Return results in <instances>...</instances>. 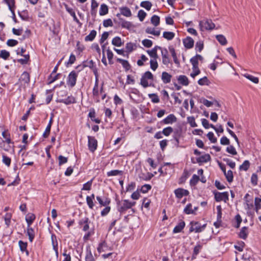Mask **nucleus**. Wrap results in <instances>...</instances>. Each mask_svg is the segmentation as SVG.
Listing matches in <instances>:
<instances>
[{
    "label": "nucleus",
    "mask_w": 261,
    "mask_h": 261,
    "mask_svg": "<svg viewBox=\"0 0 261 261\" xmlns=\"http://www.w3.org/2000/svg\"><path fill=\"white\" fill-rule=\"evenodd\" d=\"M88 148L91 152H93L97 148V141L92 136H88Z\"/></svg>",
    "instance_id": "nucleus-4"
},
{
    "label": "nucleus",
    "mask_w": 261,
    "mask_h": 261,
    "mask_svg": "<svg viewBox=\"0 0 261 261\" xmlns=\"http://www.w3.org/2000/svg\"><path fill=\"white\" fill-rule=\"evenodd\" d=\"M93 96L96 102H99L100 99L99 97V90L98 87H93L92 91Z\"/></svg>",
    "instance_id": "nucleus-26"
},
{
    "label": "nucleus",
    "mask_w": 261,
    "mask_h": 261,
    "mask_svg": "<svg viewBox=\"0 0 261 261\" xmlns=\"http://www.w3.org/2000/svg\"><path fill=\"white\" fill-rule=\"evenodd\" d=\"M173 132V129L170 126L164 128L162 130V133L165 136H169Z\"/></svg>",
    "instance_id": "nucleus-50"
},
{
    "label": "nucleus",
    "mask_w": 261,
    "mask_h": 261,
    "mask_svg": "<svg viewBox=\"0 0 261 261\" xmlns=\"http://www.w3.org/2000/svg\"><path fill=\"white\" fill-rule=\"evenodd\" d=\"M121 14L122 15L129 17L132 15V12L129 8L127 7H122L119 8Z\"/></svg>",
    "instance_id": "nucleus-17"
},
{
    "label": "nucleus",
    "mask_w": 261,
    "mask_h": 261,
    "mask_svg": "<svg viewBox=\"0 0 261 261\" xmlns=\"http://www.w3.org/2000/svg\"><path fill=\"white\" fill-rule=\"evenodd\" d=\"M200 102L203 103L204 106H205L207 107H210L213 104V103L212 101H210L204 98H201L200 99Z\"/></svg>",
    "instance_id": "nucleus-63"
},
{
    "label": "nucleus",
    "mask_w": 261,
    "mask_h": 261,
    "mask_svg": "<svg viewBox=\"0 0 261 261\" xmlns=\"http://www.w3.org/2000/svg\"><path fill=\"white\" fill-rule=\"evenodd\" d=\"M88 116L93 121H94L96 123H100V119L95 118V113L94 110L92 111H90L89 113Z\"/></svg>",
    "instance_id": "nucleus-43"
},
{
    "label": "nucleus",
    "mask_w": 261,
    "mask_h": 261,
    "mask_svg": "<svg viewBox=\"0 0 261 261\" xmlns=\"http://www.w3.org/2000/svg\"><path fill=\"white\" fill-rule=\"evenodd\" d=\"M198 163H206L210 161L211 156L208 154H205L197 158Z\"/></svg>",
    "instance_id": "nucleus-21"
},
{
    "label": "nucleus",
    "mask_w": 261,
    "mask_h": 261,
    "mask_svg": "<svg viewBox=\"0 0 261 261\" xmlns=\"http://www.w3.org/2000/svg\"><path fill=\"white\" fill-rule=\"evenodd\" d=\"M194 42L193 39L190 37H187L183 40V43L185 47L188 49L191 48L193 46Z\"/></svg>",
    "instance_id": "nucleus-15"
},
{
    "label": "nucleus",
    "mask_w": 261,
    "mask_h": 261,
    "mask_svg": "<svg viewBox=\"0 0 261 261\" xmlns=\"http://www.w3.org/2000/svg\"><path fill=\"white\" fill-rule=\"evenodd\" d=\"M148 97L151 99V101L153 103H158L160 102V98L156 94H149Z\"/></svg>",
    "instance_id": "nucleus-48"
},
{
    "label": "nucleus",
    "mask_w": 261,
    "mask_h": 261,
    "mask_svg": "<svg viewBox=\"0 0 261 261\" xmlns=\"http://www.w3.org/2000/svg\"><path fill=\"white\" fill-rule=\"evenodd\" d=\"M66 11L72 16L74 21H75L77 23H79V20L76 16L75 13L73 9L69 8L67 6H66Z\"/></svg>",
    "instance_id": "nucleus-30"
},
{
    "label": "nucleus",
    "mask_w": 261,
    "mask_h": 261,
    "mask_svg": "<svg viewBox=\"0 0 261 261\" xmlns=\"http://www.w3.org/2000/svg\"><path fill=\"white\" fill-rule=\"evenodd\" d=\"M228 193L227 192H217L215 194V199L218 202L223 201L226 202L228 200Z\"/></svg>",
    "instance_id": "nucleus-6"
},
{
    "label": "nucleus",
    "mask_w": 261,
    "mask_h": 261,
    "mask_svg": "<svg viewBox=\"0 0 261 261\" xmlns=\"http://www.w3.org/2000/svg\"><path fill=\"white\" fill-rule=\"evenodd\" d=\"M96 199L101 206H106L109 205L111 202L110 199L106 197L101 198L100 196H97L96 197Z\"/></svg>",
    "instance_id": "nucleus-13"
},
{
    "label": "nucleus",
    "mask_w": 261,
    "mask_h": 261,
    "mask_svg": "<svg viewBox=\"0 0 261 261\" xmlns=\"http://www.w3.org/2000/svg\"><path fill=\"white\" fill-rule=\"evenodd\" d=\"M198 84L200 86L208 85L210 81L206 76H204L198 80Z\"/></svg>",
    "instance_id": "nucleus-44"
},
{
    "label": "nucleus",
    "mask_w": 261,
    "mask_h": 261,
    "mask_svg": "<svg viewBox=\"0 0 261 261\" xmlns=\"http://www.w3.org/2000/svg\"><path fill=\"white\" fill-rule=\"evenodd\" d=\"M150 68L155 71L158 67L157 59H151L150 61Z\"/></svg>",
    "instance_id": "nucleus-55"
},
{
    "label": "nucleus",
    "mask_w": 261,
    "mask_h": 261,
    "mask_svg": "<svg viewBox=\"0 0 261 261\" xmlns=\"http://www.w3.org/2000/svg\"><path fill=\"white\" fill-rule=\"evenodd\" d=\"M191 227L190 228V231H195V232H200L203 231L205 227V224L201 225L198 222H191Z\"/></svg>",
    "instance_id": "nucleus-7"
},
{
    "label": "nucleus",
    "mask_w": 261,
    "mask_h": 261,
    "mask_svg": "<svg viewBox=\"0 0 261 261\" xmlns=\"http://www.w3.org/2000/svg\"><path fill=\"white\" fill-rule=\"evenodd\" d=\"M92 182L93 179H91L87 182L86 183H85V184H84L82 190L89 191L91 188Z\"/></svg>",
    "instance_id": "nucleus-56"
},
{
    "label": "nucleus",
    "mask_w": 261,
    "mask_h": 261,
    "mask_svg": "<svg viewBox=\"0 0 261 261\" xmlns=\"http://www.w3.org/2000/svg\"><path fill=\"white\" fill-rule=\"evenodd\" d=\"M174 193L178 199H181L183 196H186L189 194V192L187 190L182 188L175 189Z\"/></svg>",
    "instance_id": "nucleus-8"
},
{
    "label": "nucleus",
    "mask_w": 261,
    "mask_h": 261,
    "mask_svg": "<svg viewBox=\"0 0 261 261\" xmlns=\"http://www.w3.org/2000/svg\"><path fill=\"white\" fill-rule=\"evenodd\" d=\"M19 81L21 83L28 84L30 81L29 74L27 72H23L19 79Z\"/></svg>",
    "instance_id": "nucleus-16"
},
{
    "label": "nucleus",
    "mask_w": 261,
    "mask_h": 261,
    "mask_svg": "<svg viewBox=\"0 0 261 261\" xmlns=\"http://www.w3.org/2000/svg\"><path fill=\"white\" fill-rule=\"evenodd\" d=\"M172 75L167 72H163L161 79L164 84H168L171 82Z\"/></svg>",
    "instance_id": "nucleus-18"
},
{
    "label": "nucleus",
    "mask_w": 261,
    "mask_h": 261,
    "mask_svg": "<svg viewBox=\"0 0 261 261\" xmlns=\"http://www.w3.org/2000/svg\"><path fill=\"white\" fill-rule=\"evenodd\" d=\"M199 179H200V177L198 175H197L196 174L193 175V176L190 181V185L191 186H194L196 185V184L198 183Z\"/></svg>",
    "instance_id": "nucleus-36"
},
{
    "label": "nucleus",
    "mask_w": 261,
    "mask_h": 261,
    "mask_svg": "<svg viewBox=\"0 0 261 261\" xmlns=\"http://www.w3.org/2000/svg\"><path fill=\"white\" fill-rule=\"evenodd\" d=\"M35 215L31 213H29L26 216L25 220L27 222L28 226H30L35 219Z\"/></svg>",
    "instance_id": "nucleus-25"
},
{
    "label": "nucleus",
    "mask_w": 261,
    "mask_h": 261,
    "mask_svg": "<svg viewBox=\"0 0 261 261\" xmlns=\"http://www.w3.org/2000/svg\"><path fill=\"white\" fill-rule=\"evenodd\" d=\"M244 76L251 81L253 83L255 84H257L259 82L258 79L257 77H255L252 75L249 74L248 73H245L243 74Z\"/></svg>",
    "instance_id": "nucleus-38"
},
{
    "label": "nucleus",
    "mask_w": 261,
    "mask_h": 261,
    "mask_svg": "<svg viewBox=\"0 0 261 261\" xmlns=\"http://www.w3.org/2000/svg\"><path fill=\"white\" fill-rule=\"evenodd\" d=\"M198 210V207L195 206L193 207L191 203L188 204L184 210V212L187 215L196 214V212Z\"/></svg>",
    "instance_id": "nucleus-11"
},
{
    "label": "nucleus",
    "mask_w": 261,
    "mask_h": 261,
    "mask_svg": "<svg viewBox=\"0 0 261 261\" xmlns=\"http://www.w3.org/2000/svg\"><path fill=\"white\" fill-rule=\"evenodd\" d=\"M199 27L202 31L212 30L215 25L210 19H204L199 21Z\"/></svg>",
    "instance_id": "nucleus-2"
},
{
    "label": "nucleus",
    "mask_w": 261,
    "mask_h": 261,
    "mask_svg": "<svg viewBox=\"0 0 261 261\" xmlns=\"http://www.w3.org/2000/svg\"><path fill=\"white\" fill-rule=\"evenodd\" d=\"M90 221L89 218L85 217L79 221V225L84 231H87L89 229Z\"/></svg>",
    "instance_id": "nucleus-9"
},
{
    "label": "nucleus",
    "mask_w": 261,
    "mask_h": 261,
    "mask_svg": "<svg viewBox=\"0 0 261 261\" xmlns=\"http://www.w3.org/2000/svg\"><path fill=\"white\" fill-rule=\"evenodd\" d=\"M192 72L190 73V76L194 79L197 75L200 73V70L198 67H192Z\"/></svg>",
    "instance_id": "nucleus-40"
},
{
    "label": "nucleus",
    "mask_w": 261,
    "mask_h": 261,
    "mask_svg": "<svg viewBox=\"0 0 261 261\" xmlns=\"http://www.w3.org/2000/svg\"><path fill=\"white\" fill-rule=\"evenodd\" d=\"M187 121L192 127L197 126V124L195 122V118L193 116H189L187 117Z\"/></svg>",
    "instance_id": "nucleus-49"
},
{
    "label": "nucleus",
    "mask_w": 261,
    "mask_h": 261,
    "mask_svg": "<svg viewBox=\"0 0 261 261\" xmlns=\"http://www.w3.org/2000/svg\"><path fill=\"white\" fill-rule=\"evenodd\" d=\"M96 35V31L95 30H92L91 31L90 34L86 36L85 41H92L95 38Z\"/></svg>",
    "instance_id": "nucleus-39"
},
{
    "label": "nucleus",
    "mask_w": 261,
    "mask_h": 261,
    "mask_svg": "<svg viewBox=\"0 0 261 261\" xmlns=\"http://www.w3.org/2000/svg\"><path fill=\"white\" fill-rule=\"evenodd\" d=\"M58 102H61L68 105L76 102L75 98L72 95L68 96L66 98H59L57 100Z\"/></svg>",
    "instance_id": "nucleus-10"
},
{
    "label": "nucleus",
    "mask_w": 261,
    "mask_h": 261,
    "mask_svg": "<svg viewBox=\"0 0 261 261\" xmlns=\"http://www.w3.org/2000/svg\"><path fill=\"white\" fill-rule=\"evenodd\" d=\"M227 181L229 182H231L233 180V173L231 170H228L226 171L225 173H224Z\"/></svg>",
    "instance_id": "nucleus-46"
},
{
    "label": "nucleus",
    "mask_w": 261,
    "mask_h": 261,
    "mask_svg": "<svg viewBox=\"0 0 261 261\" xmlns=\"http://www.w3.org/2000/svg\"><path fill=\"white\" fill-rule=\"evenodd\" d=\"M112 43L113 45L117 47L121 46L123 44L121 39L119 37H114L112 41Z\"/></svg>",
    "instance_id": "nucleus-31"
},
{
    "label": "nucleus",
    "mask_w": 261,
    "mask_h": 261,
    "mask_svg": "<svg viewBox=\"0 0 261 261\" xmlns=\"http://www.w3.org/2000/svg\"><path fill=\"white\" fill-rule=\"evenodd\" d=\"M6 4L8 5L10 11L14 10L15 1L14 0H5Z\"/></svg>",
    "instance_id": "nucleus-59"
},
{
    "label": "nucleus",
    "mask_w": 261,
    "mask_h": 261,
    "mask_svg": "<svg viewBox=\"0 0 261 261\" xmlns=\"http://www.w3.org/2000/svg\"><path fill=\"white\" fill-rule=\"evenodd\" d=\"M51 241H52V245L53 247V249L56 252V254L57 256L58 255V242L56 239V237L55 235H51Z\"/></svg>",
    "instance_id": "nucleus-23"
},
{
    "label": "nucleus",
    "mask_w": 261,
    "mask_h": 261,
    "mask_svg": "<svg viewBox=\"0 0 261 261\" xmlns=\"http://www.w3.org/2000/svg\"><path fill=\"white\" fill-rule=\"evenodd\" d=\"M122 173V171L118 170H111L110 171H109L107 172V176H117L118 175H121Z\"/></svg>",
    "instance_id": "nucleus-45"
},
{
    "label": "nucleus",
    "mask_w": 261,
    "mask_h": 261,
    "mask_svg": "<svg viewBox=\"0 0 261 261\" xmlns=\"http://www.w3.org/2000/svg\"><path fill=\"white\" fill-rule=\"evenodd\" d=\"M160 22V17L156 15H153L151 18V22L154 26L157 27L159 25Z\"/></svg>",
    "instance_id": "nucleus-32"
},
{
    "label": "nucleus",
    "mask_w": 261,
    "mask_h": 261,
    "mask_svg": "<svg viewBox=\"0 0 261 261\" xmlns=\"http://www.w3.org/2000/svg\"><path fill=\"white\" fill-rule=\"evenodd\" d=\"M177 80L179 83L183 86H188L189 84L188 78L186 75H179L177 78Z\"/></svg>",
    "instance_id": "nucleus-19"
},
{
    "label": "nucleus",
    "mask_w": 261,
    "mask_h": 261,
    "mask_svg": "<svg viewBox=\"0 0 261 261\" xmlns=\"http://www.w3.org/2000/svg\"><path fill=\"white\" fill-rule=\"evenodd\" d=\"M177 121V118L173 114H170L163 120V122L165 124H171Z\"/></svg>",
    "instance_id": "nucleus-12"
},
{
    "label": "nucleus",
    "mask_w": 261,
    "mask_h": 261,
    "mask_svg": "<svg viewBox=\"0 0 261 261\" xmlns=\"http://www.w3.org/2000/svg\"><path fill=\"white\" fill-rule=\"evenodd\" d=\"M216 38L219 42L222 45H226L227 40L226 38L222 35H218L216 36Z\"/></svg>",
    "instance_id": "nucleus-42"
},
{
    "label": "nucleus",
    "mask_w": 261,
    "mask_h": 261,
    "mask_svg": "<svg viewBox=\"0 0 261 261\" xmlns=\"http://www.w3.org/2000/svg\"><path fill=\"white\" fill-rule=\"evenodd\" d=\"M85 261H95V259L94 258V257L91 250V248L89 246L86 248Z\"/></svg>",
    "instance_id": "nucleus-20"
},
{
    "label": "nucleus",
    "mask_w": 261,
    "mask_h": 261,
    "mask_svg": "<svg viewBox=\"0 0 261 261\" xmlns=\"http://www.w3.org/2000/svg\"><path fill=\"white\" fill-rule=\"evenodd\" d=\"M147 60V57L144 55H142L141 56V59L138 60L137 61V64L138 66H141L143 65L144 62H146Z\"/></svg>",
    "instance_id": "nucleus-58"
},
{
    "label": "nucleus",
    "mask_w": 261,
    "mask_h": 261,
    "mask_svg": "<svg viewBox=\"0 0 261 261\" xmlns=\"http://www.w3.org/2000/svg\"><path fill=\"white\" fill-rule=\"evenodd\" d=\"M27 234L29 236L30 241L31 242H33L35 237V233L34 229L30 226H28Z\"/></svg>",
    "instance_id": "nucleus-27"
},
{
    "label": "nucleus",
    "mask_w": 261,
    "mask_h": 261,
    "mask_svg": "<svg viewBox=\"0 0 261 261\" xmlns=\"http://www.w3.org/2000/svg\"><path fill=\"white\" fill-rule=\"evenodd\" d=\"M146 33L147 34H152L155 36H159L160 35V31L156 30L154 28L148 27L145 30Z\"/></svg>",
    "instance_id": "nucleus-24"
},
{
    "label": "nucleus",
    "mask_w": 261,
    "mask_h": 261,
    "mask_svg": "<svg viewBox=\"0 0 261 261\" xmlns=\"http://www.w3.org/2000/svg\"><path fill=\"white\" fill-rule=\"evenodd\" d=\"M153 79V74L149 71H146L141 77L140 84L144 88H147L151 86Z\"/></svg>",
    "instance_id": "nucleus-1"
},
{
    "label": "nucleus",
    "mask_w": 261,
    "mask_h": 261,
    "mask_svg": "<svg viewBox=\"0 0 261 261\" xmlns=\"http://www.w3.org/2000/svg\"><path fill=\"white\" fill-rule=\"evenodd\" d=\"M146 16V13L144 11L140 10L138 11V17L141 21H142L144 19Z\"/></svg>",
    "instance_id": "nucleus-64"
},
{
    "label": "nucleus",
    "mask_w": 261,
    "mask_h": 261,
    "mask_svg": "<svg viewBox=\"0 0 261 261\" xmlns=\"http://www.w3.org/2000/svg\"><path fill=\"white\" fill-rule=\"evenodd\" d=\"M248 229L246 227H243L240 230L239 233V237L243 239H245L248 235Z\"/></svg>",
    "instance_id": "nucleus-37"
},
{
    "label": "nucleus",
    "mask_w": 261,
    "mask_h": 261,
    "mask_svg": "<svg viewBox=\"0 0 261 261\" xmlns=\"http://www.w3.org/2000/svg\"><path fill=\"white\" fill-rule=\"evenodd\" d=\"M12 217V214L9 213H7L6 214L4 217V219L5 221L6 225L8 227L9 226L11 222V219Z\"/></svg>",
    "instance_id": "nucleus-57"
},
{
    "label": "nucleus",
    "mask_w": 261,
    "mask_h": 261,
    "mask_svg": "<svg viewBox=\"0 0 261 261\" xmlns=\"http://www.w3.org/2000/svg\"><path fill=\"white\" fill-rule=\"evenodd\" d=\"M83 66H84V67H89L90 68L92 69H93L95 67L94 62L93 61V60L86 61L84 63Z\"/></svg>",
    "instance_id": "nucleus-61"
},
{
    "label": "nucleus",
    "mask_w": 261,
    "mask_h": 261,
    "mask_svg": "<svg viewBox=\"0 0 261 261\" xmlns=\"http://www.w3.org/2000/svg\"><path fill=\"white\" fill-rule=\"evenodd\" d=\"M2 162L7 166L9 167L11 164V159L5 154L2 155Z\"/></svg>",
    "instance_id": "nucleus-41"
},
{
    "label": "nucleus",
    "mask_w": 261,
    "mask_h": 261,
    "mask_svg": "<svg viewBox=\"0 0 261 261\" xmlns=\"http://www.w3.org/2000/svg\"><path fill=\"white\" fill-rule=\"evenodd\" d=\"M185 226L184 221L180 222L173 229V232L174 233H178L181 231Z\"/></svg>",
    "instance_id": "nucleus-22"
},
{
    "label": "nucleus",
    "mask_w": 261,
    "mask_h": 261,
    "mask_svg": "<svg viewBox=\"0 0 261 261\" xmlns=\"http://www.w3.org/2000/svg\"><path fill=\"white\" fill-rule=\"evenodd\" d=\"M175 36V34L172 32H164L163 37L168 40H172Z\"/></svg>",
    "instance_id": "nucleus-34"
},
{
    "label": "nucleus",
    "mask_w": 261,
    "mask_h": 261,
    "mask_svg": "<svg viewBox=\"0 0 261 261\" xmlns=\"http://www.w3.org/2000/svg\"><path fill=\"white\" fill-rule=\"evenodd\" d=\"M255 211L257 214L261 209V198L256 197L254 199Z\"/></svg>",
    "instance_id": "nucleus-28"
},
{
    "label": "nucleus",
    "mask_w": 261,
    "mask_h": 261,
    "mask_svg": "<svg viewBox=\"0 0 261 261\" xmlns=\"http://www.w3.org/2000/svg\"><path fill=\"white\" fill-rule=\"evenodd\" d=\"M147 53L151 58V59H157L158 58L157 53L154 49L148 50Z\"/></svg>",
    "instance_id": "nucleus-51"
},
{
    "label": "nucleus",
    "mask_w": 261,
    "mask_h": 261,
    "mask_svg": "<svg viewBox=\"0 0 261 261\" xmlns=\"http://www.w3.org/2000/svg\"><path fill=\"white\" fill-rule=\"evenodd\" d=\"M162 57V62L164 65H168L170 63V59L168 57V50L167 49L165 48L161 50Z\"/></svg>",
    "instance_id": "nucleus-14"
},
{
    "label": "nucleus",
    "mask_w": 261,
    "mask_h": 261,
    "mask_svg": "<svg viewBox=\"0 0 261 261\" xmlns=\"http://www.w3.org/2000/svg\"><path fill=\"white\" fill-rule=\"evenodd\" d=\"M77 76L78 72L74 70L72 71L69 74L67 81V84L68 86L72 88L75 85Z\"/></svg>",
    "instance_id": "nucleus-3"
},
{
    "label": "nucleus",
    "mask_w": 261,
    "mask_h": 261,
    "mask_svg": "<svg viewBox=\"0 0 261 261\" xmlns=\"http://www.w3.org/2000/svg\"><path fill=\"white\" fill-rule=\"evenodd\" d=\"M108 13V6L105 4H101L100 5V9H99V15L101 16L105 15Z\"/></svg>",
    "instance_id": "nucleus-33"
},
{
    "label": "nucleus",
    "mask_w": 261,
    "mask_h": 261,
    "mask_svg": "<svg viewBox=\"0 0 261 261\" xmlns=\"http://www.w3.org/2000/svg\"><path fill=\"white\" fill-rule=\"evenodd\" d=\"M117 60L122 64L123 68L126 70H128L130 68V65L127 61L119 58H118Z\"/></svg>",
    "instance_id": "nucleus-29"
},
{
    "label": "nucleus",
    "mask_w": 261,
    "mask_h": 261,
    "mask_svg": "<svg viewBox=\"0 0 261 261\" xmlns=\"http://www.w3.org/2000/svg\"><path fill=\"white\" fill-rule=\"evenodd\" d=\"M250 167V162L248 160H245L243 163L240 166V170L247 171Z\"/></svg>",
    "instance_id": "nucleus-47"
},
{
    "label": "nucleus",
    "mask_w": 261,
    "mask_h": 261,
    "mask_svg": "<svg viewBox=\"0 0 261 261\" xmlns=\"http://www.w3.org/2000/svg\"><path fill=\"white\" fill-rule=\"evenodd\" d=\"M223 161L226 163L227 165H228L231 168L233 169L236 167L235 162H233L231 160L228 158L223 159Z\"/></svg>",
    "instance_id": "nucleus-60"
},
{
    "label": "nucleus",
    "mask_w": 261,
    "mask_h": 261,
    "mask_svg": "<svg viewBox=\"0 0 261 261\" xmlns=\"http://www.w3.org/2000/svg\"><path fill=\"white\" fill-rule=\"evenodd\" d=\"M135 204V202H130L128 200H124L121 205L119 207L118 211L120 212H123L127 209L130 208Z\"/></svg>",
    "instance_id": "nucleus-5"
},
{
    "label": "nucleus",
    "mask_w": 261,
    "mask_h": 261,
    "mask_svg": "<svg viewBox=\"0 0 261 261\" xmlns=\"http://www.w3.org/2000/svg\"><path fill=\"white\" fill-rule=\"evenodd\" d=\"M152 5L149 1H143L140 4V6L145 8L147 11H149L152 7Z\"/></svg>",
    "instance_id": "nucleus-35"
},
{
    "label": "nucleus",
    "mask_w": 261,
    "mask_h": 261,
    "mask_svg": "<svg viewBox=\"0 0 261 261\" xmlns=\"http://www.w3.org/2000/svg\"><path fill=\"white\" fill-rule=\"evenodd\" d=\"M226 151L231 155H235L237 154V151L236 148L232 145L228 146L226 149Z\"/></svg>",
    "instance_id": "nucleus-52"
},
{
    "label": "nucleus",
    "mask_w": 261,
    "mask_h": 261,
    "mask_svg": "<svg viewBox=\"0 0 261 261\" xmlns=\"http://www.w3.org/2000/svg\"><path fill=\"white\" fill-rule=\"evenodd\" d=\"M10 56L9 51L6 50H2L0 52V57L4 60H7Z\"/></svg>",
    "instance_id": "nucleus-62"
},
{
    "label": "nucleus",
    "mask_w": 261,
    "mask_h": 261,
    "mask_svg": "<svg viewBox=\"0 0 261 261\" xmlns=\"http://www.w3.org/2000/svg\"><path fill=\"white\" fill-rule=\"evenodd\" d=\"M121 25L123 28L129 29L132 28V24L129 21L125 20H122L121 22Z\"/></svg>",
    "instance_id": "nucleus-54"
},
{
    "label": "nucleus",
    "mask_w": 261,
    "mask_h": 261,
    "mask_svg": "<svg viewBox=\"0 0 261 261\" xmlns=\"http://www.w3.org/2000/svg\"><path fill=\"white\" fill-rule=\"evenodd\" d=\"M202 248V246L201 245H197L194 248L193 254L192 255V258H195L196 255L199 253L200 250Z\"/></svg>",
    "instance_id": "nucleus-53"
}]
</instances>
